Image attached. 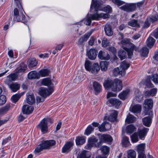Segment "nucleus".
Wrapping results in <instances>:
<instances>
[{"label":"nucleus","instance_id":"obj_62","mask_svg":"<svg viewBox=\"0 0 158 158\" xmlns=\"http://www.w3.org/2000/svg\"><path fill=\"white\" fill-rule=\"evenodd\" d=\"M151 35L156 39L158 38V27L151 33Z\"/></svg>","mask_w":158,"mask_h":158},{"label":"nucleus","instance_id":"obj_34","mask_svg":"<svg viewBox=\"0 0 158 158\" xmlns=\"http://www.w3.org/2000/svg\"><path fill=\"white\" fill-rule=\"evenodd\" d=\"M113 73L115 76H117L118 75H120L123 76L125 75L124 71H122L120 70V69L118 67L115 68L113 70Z\"/></svg>","mask_w":158,"mask_h":158},{"label":"nucleus","instance_id":"obj_29","mask_svg":"<svg viewBox=\"0 0 158 158\" xmlns=\"http://www.w3.org/2000/svg\"><path fill=\"white\" fill-rule=\"evenodd\" d=\"M137 152L139 155L145 154V144L141 143L138 145L137 147Z\"/></svg>","mask_w":158,"mask_h":158},{"label":"nucleus","instance_id":"obj_36","mask_svg":"<svg viewBox=\"0 0 158 158\" xmlns=\"http://www.w3.org/2000/svg\"><path fill=\"white\" fill-rule=\"evenodd\" d=\"M155 42V40L154 38L152 37H149L146 41L147 46L150 48H151L153 46Z\"/></svg>","mask_w":158,"mask_h":158},{"label":"nucleus","instance_id":"obj_57","mask_svg":"<svg viewBox=\"0 0 158 158\" xmlns=\"http://www.w3.org/2000/svg\"><path fill=\"white\" fill-rule=\"evenodd\" d=\"M17 76L16 73H13L10 74L8 77L10 80L15 81L17 79Z\"/></svg>","mask_w":158,"mask_h":158},{"label":"nucleus","instance_id":"obj_6","mask_svg":"<svg viewBox=\"0 0 158 158\" xmlns=\"http://www.w3.org/2000/svg\"><path fill=\"white\" fill-rule=\"evenodd\" d=\"M52 87H50L48 89L44 87H41L39 89V93L42 97H46L51 94L53 91Z\"/></svg>","mask_w":158,"mask_h":158},{"label":"nucleus","instance_id":"obj_40","mask_svg":"<svg viewBox=\"0 0 158 158\" xmlns=\"http://www.w3.org/2000/svg\"><path fill=\"white\" fill-rule=\"evenodd\" d=\"M130 91L129 89H127L126 90L123 91L119 94L118 97L121 99L124 100L127 96L129 94Z\"/></svg>","mask_w":158,"mask_h":158},{"label":"nucleus","instance_id":"obj_24","mask_svg":"<svg viewBox=\"0 0 158 158\" xmlns=\"http://www.w3.org/2000/svg\"><path fill=\"white\" fill-rule=\"evenodd\" d=\"M41 83L43 85L47 86L48 87L51 86V87L53 88L52 85L53 84L52 83L51 79L49 78H45L43 79L41 81Z\"/></svg>","mask_w":158,"mask_h":158},{"label":"nucleus","instance_id":"obj_42","mask_svg":"<svg viewBox=\"0 0 158 158\" xmlns=\"http://www.w3.org/2000/svg\"><path fill=\"white\" fill-rule=\"evenodd\" d=\"M10 106V104H7L4 107L0 108V114H3L7 112L9 110Z\"/></svg>","mask_w":158,"mask_h":158},{"label":"nucleus","instance_id":"obj_61","mask_svg":"<svg viewBox=\"0 0 158 158\" xmlns=\"http://www.w3.org/2000/svg\"><path fill=\"white\" fill-rule=\"evenodd\" d=\"M150 23L149 22L148 19L147 18L144 23L143 27L145 28H148L150 26Z\"/></svg>","mask_w":158,"mask_h":158},{"label":"nucleus","instance_id":"obj_13","mask_svg":"<svg viewBox=\"0 0 158 158\" xmlns=\"http://www.w3.org/2000/svg\"><path fill=\"white\" fill-rule=\"evenodd\" d=\"M110 124L106 122H104L98 127L99 130L100 132H104L108 130L111 128Z\"/></svg>","mask_w":158,"mask_h":158},{"label":"nucleus","instance_id":"obj_64","mask_svg":"<svg viewBox=\"0 0 158 158\" xmlns=\"http://www.w3.org/2000/svg\"><path fill=\"white\" fill-rule=\"evenodd\" d=\"M149 19L150 21L152 22L158 20V15H156L155 16H152Z\"/></svg>","mask_w":158,"mask_h":158},{"label":"nucleus","instance_id":"obj_35","mask_svg":"<svg viewBox=\"0 0 158 158\" xmlns=\"http://www.w3.org/2000/svg\"><path fill=\"white\" fill-rule=\"evenodd\" d=\"M129 67V64L127 62L124 61L122 62L119 68L122 71H124V74H125V70Z\"/></svg>","mask_w":158,"mask_h":158},{"label":"nucleus","instance_id":"obj_17","mask_svg":"<svg viewBox=\"0 0 158 158\" xmlns=\"http://www.w3.org/2000/svg\"><path fill=\"white\" fill-rule=\"evenodd\" d=\"M73 145L72 142H68L66 143L62 149V152L63 153L68 152L71 150V148Z\"/></svg>","mask_w":158,"mask_h":158},{"label":"nucleus","instance_id":"obj_7","mask_svg":"<svg viewBox=\"0 0 158 158\" xmlns=\"http://www.w3.org/2000/svg\"><path fill=\"white\" fill-rule=\"evenodd\" d=\"M93 32V30H91L87 33L85 34L84 35L80 37L77 42V44L78 45L81 46L84 45V42L87 40L89 36L92 34Z\"/></svg>","mask_w":158,"mask_h":158},{"label":"nucleus","instance_id":"obj_38","mask_svg":"<svg viewBox=\"0 0 158 158\" xmlns=\"http://www.w3.org/2000/svg\"><path fill=\"white\" fill-rule=\"evenodd\" d=\"M136 128L133 124L128 125L126 128V132L127 133L131 134L135 131Z\"/></svg>","mask_w":158,"mask_h":158},{"label":"nucleus","instance_id":"obj_59","mask_svg":"<svg viewBox=\"0 0 158 158\" xmlns=\"http://www.w3.org/2000/svg\"><path fill=\"white\" fill-rule=\"evenodd\" d=\"M6 101V97L3 95L0 96V105H2L5 103Z\"/></svg>","mask_w":158,"mask_h":158},{"label":"nucleus","instance_id":"obj_43","mask_svg":"<svg viewBox=\"0 0 158 158\" xmlns=\"http://www.w3.org/2000/svg\"><path fill=\"white\" fill-rule=\"evenodd\" d=\"M108 65V62L107 61H102L100 63V66L102 71H106L107 69Z\"/></svg>","mask_w":158,"mask_h":158},{"label":"nucleus","instance_id":"obj_50","mask_svg":"<svg viewBox=\"0 0 158 158\" xmlns=\"http://www.w3.org/2000/svg\"><path fill=\"white\" fill-rule=\"evenodd\" d=\"M27 68V66L23 63H21L18 70V72H23Z\"/></svg>","mask_w":158,"mask_h":158},{"label":"nucleus","instance_id":"obj_3","mask_svg":"<svg viewBox=\"0 0 158 158\" xmlns=\"http://www.w3.org/2000/svg\"><path fill=\"white\" fill-rule=\"evenodd\" d=\"M98 140V139L94 137L89 138L88 143L85 146V148L86 149L90 150L93 146L99 148L101 145L99 144V142L97 143Z\"/></svg>","mask_w":158,"mask_h":158},{"label":"nucleus","instance_id":"obj_10","mask_svg":"<svg viewBox=\"0 0 158 158\" xmlns=\"http://www.w3.org/2000/svg\"><path fill=\"white\" fill-rule=\"evenodd\" d=\"M38 127L43 133H46L48 131V124L47 121L45 118H44L41 121L38 125Z\"/></svg>","mask_w":158,"mask_h":158},{"label":"nucleus","instance_id":"obj_44","mask_svg":"<svg viewBox=\"0 0 158 158\" xmlns=\"http://www.w3.org/2000/svg\"><path fill=\"white\" fill-rule=\"evenodd\" d=\"M136 153L133 150H130L127 152L128 158H136Z\"/></svg>","mask_w":158,"mask_h":158},{"label":"nucleus","instance_id":"obj_14","mask_svg":"<svg viewBox=\"0 0 158 158\" xmlns=\"http://www.w3.org/2000/svg\"><path fill=\"white\" fill-rule=\"evenodd\" d=\"M92 20H97V18L95 13L93 15L88 14L85 21V23L86 25H90Z\"/></svg>","mask_w":158,"mask_h":158},{"label":"nucleus","instance_id":"obj_32","mask_svg":"<svg viewBox=\"0 0 158 158\" xmlns=\"http://www.w3.org/2000/svg\"><path fill=\"white\" fill-rule=\"evenodd\" d=\"M91 156V153L86 150L82 151L79 156L78 158H89Z\"/></svg>","mask_w":158,"mask_h":158},{"label":"nucleus","instance_id":"obj_16","mask_svg":"<svg viewBox=\"0 0 158 158\" xmlns=\"http://www.w3.org/2000/svg\"><path fill=\"white\" fill-rule=\"evenodd\" d=\"M34 110V108L28 105H24L23 107L22 111L23 114H29L31 113Z\"/></svg>","mask_w":158,"mask_h":158},{"label":"nucleus","instance_id":"obj_63","mask_svg":"<svg viewBox=\"0 0 158 158\" xmlns=\"http://www.w3.org/2000/svg\"><path fill=\"white\" fill-rule=\"evenodd\" d=\"M103 10L107 13H110L112 10V8L110 6H107L103 8Z\"/></svg>","mask_w":158,"mask_h":158},{"label":"nucleus","instance_id":"obj_45","mask_svg":"<svg viewBox=\"0 0 158 158\" xmlns=\"http://www.w3.org/2000/svg\"><path fill=\"white\" fill-rule=\"evenodd\" d=\"M27 102L29 104H32L35 102V98L32 95H29L27 99Z\"/></svg>","mask_w":158,"mask_h":158},{"label":"nucleus","instance_id":"obj_20","mask_svg":"<svg viewBox=\"0 0 158 158\" xmlns=\"http://www.w3.org/2000/svg\"><path fill=\"white\" fill-rule=\"evenodd\" d=\"M87 55L90 60H94L97 56L96 51L94 49H91L87 52Z\"/></svg>","mask_w":158,"mask_h":158},{"label":"nucleus","instance_id":"obj_39","mask_svg":"<svg viewBox=\"0 0 158 158\" xmlns=\"http://www.w3.org/2000/svg\"><path fill=\"white\" fill-rule=\"evenodd\" d=\"M27 63L28 67L29 68L35 67L37 64V62L36 59L34 58L29 59L28 60Z\"/></svg>","mask_w":158,"mask_h":158},{"label":"nucleus","instance_id":"obj_21","mask_svg":"<svg viewBox=\"0 0 158 158\" xmlns=\"http://www.w3.org/2000/svg\"><path fill=\"white\" fill-rule=\"evenodd\" d=\"M130 111L134 113H140L141 110V106L139 104H136L130 108Z\"/></svg>","mask_w":158,"mask_h":158},{"label":"nucleus","instance_id":"obj_56","mask_svg":"<svg viewBox=\"0 0 158 158\" xmlns=\"http://www.w3.org/2000/svg\"><path fill=\"white\" fill-rule=\"evenodd\" d=\"M152 79L156 84H158V74H154L152 76Z\"/></svg>","mask_w":158,"mask_h":158},{"label":"nucleus","instance_id":"obj_55","mask_svg":"<svg viewBox=\"0 0 158 158\" xmlns=\"http://www.w3.org/2000/svg\"><path fill=\"white\" fill-rule=\"evenodd\" d=\"M101 150L103 154H106L109 151V148L106 146H103L101 148Z\"/></svg>","mask_w":158,"mask_h":158},{"label":"nucleus","instance_id":"obj_15","mask_svg":"<svg viewBox=\"0 0 158 158\" xmlns=\"http://www.w3.org/2000/svg\"><path fill=\"white\" fill-rule=\"evenodd\" d=\"M108 101L112 106H115L116 108H118L121 104V102L115 98H111L108 100Z\"/></svg>","mask_w":158,"mask_h":158},{"label":"nucleus","instance_id":"obj_23","mask_svg":"<svg viewBox=\"0 0 158 158\" xmlns=\"http://www.w3.org/2000/svg\"><path fill=\"white\" fill-rule=\"evenodd\" d=\"M148 130V128L144 127L139 131L138 135L141 139L142 140L144 139V137L146 135Z\"/></svg>","mask_w":158,"mask_h":158},{"label":"nucleus","instance_id":"obj_19","mask_svg":"<svg viewBox=\"0 0 158 158\" xmlns=\"http://www.w3.org/2000/svg\"><path fill=\"white\" fill-rule=\"evenodd\" d=\"M7 85L13 92H15L19 90L20 87V84L17 83H12L11 84H7Z\"/></svg>","mask_w":158,"mask_h":158},{"label":"nucleus","instance_id":"obj_53","mask_svg":"<svg viewBox=\"0 0 158 158\" xmlns=\"http://www.w3.org/2000/svg\"><path fill=\"white\" fill-rule=\"evenodd\" d=\"M145 85L148 88H151L154 87L153 84L151 82L150 79L147 78L146 79Z\"/></svg>","mask_w":158,"mask_h":158},{"label":"nucleus","instance_id":"obj_2","mask_svg":"<svg viewBox=\"0 0 158 158\" xmlns=\"http://www.w3.org/2000/svg\"><path fill=\"white\" fill-rule=\"evenodd\" d=\"M134 50L136 51L138 50V48L134 44H131V47L128 49L126 52L123 50L119 51L118 52V56L120 60H122L126 58L127 53L128 56L130 58V56L133 55V52Z\"/></svg>","mask_w":158,"mask_h":158},{"label":"nucleus","instance_id":"obj_12","mask_svg":"<svg viewBox=\"0 0 158 158\" xmlns=\"http://www.w3.org/2000/svg\"><path fill=\"white\" fill-rule=\"evenodd\" d=\"M136 8L135 4H127L122 6L120 8L127 12H130L134 10Z\"/></svg>","mask_w":158,"mask_h":158},{"label":"nucleus","instance_id":"obj_37","mask_svg":"<svg viewBox=\"0 0 158 158\" xmlns=\"http://www.w3.org/2000/svg\"><path fill=\"white\" fill-rule=\"evenodd\" d=\"M128 24L129 26L133 27H139L140 25L138 23V21L137 20L133 19L130 20L128 22Z\"/></svg>","mask_w":158,"mask_h":158},{"label":"nucleus","instance_id":"obj_52","mask_svg":"<svg viewBox=\"0 0 158 158\" xmlns=\"http://www.w3.org/2000/svg\"><path fill=\"white\" fill-rule=\"evenodd\" d=\"M20 97V94H16L12 96L11 99L14 103H15L18 101Z\"/></svg>","mask_w":158,"mask_h":158},{"label":"nucleus","instance_id":"obj_27","mask_svg":"<svg viewBox=\"0 0 158 158\" xmlns=\"http://www.w3.org/2000/svg\"><path fill=\"white\" fill-rule=\"evenodd\" d=\"M28 77L29 79L39 78L40 77L39 74L35 71H32L29 73Z\"/></svg>","mask_w":158,"mask_h":158},{"label":"nucleus","instance_id":"obj_8","mask_svg":"<svg viewBox=\"0 0 158 158\" xmlns=\"http://www.w3.org/2000/svg\"><path fill=\"white\" fill-rule=\"evenodd\" d=\"M56 143L54 140H50L44 141L40 144L43 149H50L52 146L54 145Z\"/></svg>","mask_w":158,"mask_h":158},{"label":"nucleus","instance_id":"obj_30","mask_svg":"<svg viewBox=\"0 0 158 158\" xmlns=\"http://www.w3.org/2000/svg\"><path fill=\"white\" fill-rule=\"evenodd\" d=\"M104 29L105 33L106 35L110 36H112L113 34L112 31L111 26L109 24H106L105 27Z\"/></svg>","mask_w":158,"mask_h":158},{"label":"nucleus","instance_id":"obj_9","mask_svg":"<svg viewBox=\"0 0 158 158\" xmlns=\"http://www.w3.org/2000/svg\"><path fill=\"white\" fill-rule=\"evenodd\" d=\"M99 144L101 145L102 143L111 142L113 140V138L110 135L105 134L100 135L99 137Z\"/></svg>","mask_w":158,"mask_h":158},{"label":"nucleus","instance_id":"obj_47","mask_svg":"<svg viewBox=\"0 0 158 158\" xmlns=\"http://www.w3.org/2000/svg\"><path fill=\"white\" fill-rule=\"evenodd\" d=\"M122 143L125 147L128 146L130 144L129 138L127 136H124L123 138Z\"/></svg>","mask_w":158,"mask_h":158},{"label":"nucleus","instance_id":"obj_46","mask_svg":"<svg viewBox=\"0 0 158 158\" xmlns=\"http://www.w3.org/2000/svg\"><path fill=\"white\" fill-rule=\"evenodd\" d=\"M91 62L89 60H86L85 63V67L86 70L90 72L92 66Z\"/></svg>","mask_w":158,"mask_h":158},{"label":"nucleus","instance_id":"obj_31","mask_svg":"<svg viewBox=\"0 0 158 158\" xmlns=\"http://www.w3.org/2000/svg\"><path fill=\"white\" fill-rule=\"evenodd\" d=\"M157 88H153L150 90H147L144 93L145 95L147 97L153 96L155 95L157 91Z\"/></svg>","mask_w":158,"mask_h":158},{"label":"nucleus","instance_id":"obj_4","mask_svg":"<svg viewBox=\"0 0 158 158\" xmlns=\"http://www.w3.org/2000/svg\"><path fill=\"white\" fill-rule=\"evenodd\" d=\"M94 0H92V2L91 3L90 10H91L93 7L94 8L95 10L96 11V15L97 18V20H99V19L102 17L103 19H107L110 17V15L108 14H105L103 13H101L99 14L97 13V9L98 7L96 5V2H94Z\"/></svg>","mask_w":158,"mask_h":158},{"label":"nucleus","instance_id":"obj_60","mask_svg":"<svg viewBox=\"0 0 158 158\" xmlns=\"http://www.w3.org/2000/svg\"><path fill=\"white\" fill-rule=\"evenodd\" d=\"M42 150H43V148H42L41 145L40 144L37 147L35 148V151L34 153L36 154L39 153L40 152H41Z\"/></svg>","mask_w":158,"mask_h":158},{"label":"nucleus","instance_id":"obj_25","mask_svg":"<svg viewBox=\"0 0 158 158\" xmlns=\"http://www.w3.org/2000/svg\"><path fill=\"white\" fill-rule=\"evenodd\" d=\"M152 117L151 116L146 117L142 119V121L144 125L148 127H149L152 123Z\"/></svg>","mask_w":158,"mask_h":158},{"label":"nucleus","instance_id":"obj_11","mask_svg":"<svg viewBox=\"0 0 158 158\" xmlns=\"http://www.w3.org/2000/svg\"><path fill=\"white\" fill-rule=\"evenodd\" d=\"M118 114V112L117 111L114 110H112L110 111V115L108 117L105 116L104 119H107L111 122H114L116 119Z\"/></svg>","mask_w":158,"mask_h":158},{"label":"nucleus","instance_id":"obj_58","mask_svg":"<svg viewBox=\"0 0 158 158\" xmlns=\"http://www.w3.org/2000/svg\"><path fill=\"white\" fill-rule=\"evenodd\" d=\"M110 42L106 39H104L102 41V45L103 47H106L108 46Z\"/></svg>","mask_w":158,"mask_h":158},{"label":"nucleus","instance_id":"obj_33","mask_svg":"<svg viewBox=\"0 0 158 158\" xmlns=\"http://www.w3.org/2000/svg\"><path fill=\"white\" fill-rule=\"evenodd\" d=\"M85 141V137L78 136L76 139V142L77 145H81L84 144Z\"/></svg>","mask_w":158,"mask_h":158},{"label":"nucleus","instance_id":"obj_26","mask_svg":"<svg viewBox=\"0 0 158 158\" xmlns=\"http://www.w3.org/2000/svg\"><path fill=\"white\" fill-rule=\"evenodd\" d=\"M144 106L145 108L148 109H151L153 106L152 100L150 99H147L144 101Z\"/></svg>","mask_w":158,"mask_h":158},{"label":"nucleus","instance_id":"obj_51","mask_svg":"<svg viewBox=\"0 0 158 158\" xmlns=\"http://www.w3.org/2000/svg\"><path fill=\"white\" fill-rule=\"evenodd\" d=\"M94 130V128H93L91 126L89 125L85 130L84 134L87 135H88L93 131Z\"/></svg>","mask_w":158,"mask_h":158},{"label":"nucleus","instance_id":"obj_18","mask_svg":"<svg viewBox=\"0 0 158 158\" xmlns=\"http://www.w3.org/2000/svg\"><path fill=\"white\" fill-rule=\"evenodd\" d=\"M98 57L101 60H109L110 56L107 52L100 51L98 54Z\"/></svg>","mask_w":158,"mask_h":158},{"label":"nucleus","instance_id":"obj_49","mask_svg":"<svg viewBox=\"0 0 158 158\" xmlns=\"http://www.w3.org/2000/svg\"><path fill=\"white\" fill-rule=\"evenodd\" d=\"M149 52V50L146 47H143L140 50L141 55L143 56H146Z\"/></svg>","mask_w":158,"mask_h":158},{"label":"nucleus","instance_id":"obj_54","mask_svg":"<svg viewBox=\"0 0 158 158\" xmlns=\"http://www.w3.org/2000/svg\"><path fill=\"white\" fill-rule=\"evenodd\" d=\"M131 140L133 143H135L138 141V135L136 133H134L131 136Z\"/></svg>","mask_w":158,"mask_h":158},{"label":"nucleus","instance_id":"obj_28","mask_svg":"<svg viewBox=\"0 0 158 158\" xmlns=\"http://www.w3.org/2000/svg\"><path fill=\"white\" fill-rule=\"evenodd\" d=\"M100 70V67L98 63L94 64L91 69L90 72L94 74H96Z\"/></svg>","mask_w":158,"mask_h":158},{"label":"nucleus","instance_id":"obj_1","mask_svg":"<svg viewBox=\"0 0 158 158\" xmlns=\"http://www.w3.org/2000/svg\"><path fill=\"white\" fill-rule=\"evenodd\" d=\"M103 85L106 89L111 88L113 91H119L122 89V81L117 79H115L114 81L110 79L105 81Z\"/></svg>","mask_w":158,"mask_h":158},{"label":"nucleus","instance_id":"obj_48","mask_svg":"<svg viewBox=\"0 0 158 158\" xmlns=\"http://www.w3.org/2000/svg\"><path fill=\"white\" fill-rule=\"evenodd\" d=\"M40 76L42 77H44L48 76L49 74V71L47 69H41L39 72Z\"/></svg>","mask_w":158,"mask_h":158},{"label":"nucleus","instance_id":"obj_5","mask_svg":"<svg viewBox=\"0 0 158 158\" xmlns=\"http://www.w3.org/2000/svg\"><path fill=\"white\" fill-rule=\"evenodd\" d=\"M14 17L15 19H16L17 22H23L25 17L22 12L19 14L18 10L17 8H15L14 10Z\"/></svg>","mask_w":158,"mask_h":158},{"label":"nucleus","instance_id":"obj_41","mask_svg":"<svg viewBox=\"0 0 158 158\" xmlns=\"http://www.w3.org/2000/svg\"><path fill=\"white\" fill-rule=\"evenodd\" d=\"M136 118L133 115L129 114L127 116L126 121L128 123H133L136 121Z\"/></svg>","mask_w":158,"mask_h":158},{"label":"nucleus","instance_id":"obj_22","mask_svg":"<svg viewBox=\"0 0 158 158\" xmlns=\"http://www.w3.org/2000/svg\"><path fill=\"white\" fill-rule=\"evenodd\" d=\"M93 86L95 91V94H98L102 91V86L98 82L94 81L93 83Z\"/></svg>","mask_w":158,"mask_h":158}]
</instances>
